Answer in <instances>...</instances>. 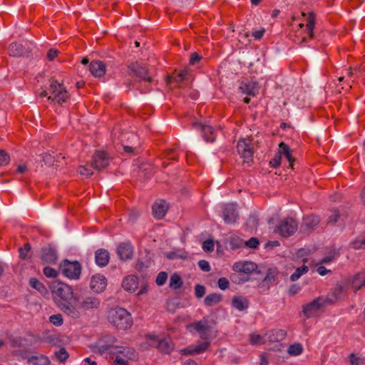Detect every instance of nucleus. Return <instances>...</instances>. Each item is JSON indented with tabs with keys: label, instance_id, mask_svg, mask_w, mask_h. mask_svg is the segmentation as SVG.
<instances>
[{
	"label": "nucleus",
	"instance_id": "nucleus-1",
	"mask_svg": "<svg viewBox=\"0 0 365 365\" xmlns=\"http://www.w3.org/2000/svg\"><path fill=\"white\" fill-rule=\"evenodd\" d=\"M52 296L58 307L68 317L73 319L79 318L77 308L69 300L73 297V292L69 285L58 282L53 285Z\"/></svg>",
	"mask_w": 365,
	"mask_h": 365
},
{
	"label": "nucleus",
	"instance_id": "nucleus-2",
	"mask_svg": "<svg viewBox=\"0 0 365 365\" xmlns=\"http://www.w3.org/2000/svg\"><path fill=\"white\" fill-rule=\"evenodd\" d=\"M109 322L118 329L126 330L133 325L131 314L125 309L115 307L108 312Z\"/></svg>",
	"mask_w": 365,
	"mask_h": 365
},
{
	"label": "nucleus",
	"instance_id": "nucleus-3",
	"mask_svg": "<svg viewBox=\"0 0 365 365\" xmlns=\"http://www.w3.org/2000/svg\"><path fill=\"white\" fill-rule=\"evenodd\" d=\"M39 96L46 97L48 101H56L59 104L66 102L68 98V92L63 84L54 79L51 80L48 91H43Z\"/></svg>",
	"mask_w": 365,
	"mask_h": 365
},
{
	"label": "nucleus",
	"instance_id": "nucleus-4",
	"mask_svg": "<svg viewBox=\"0 0 365 365\" xmlns=\"http://www.w3.org/2000/svg\"><path fill=\"white\" fill-rule=\"evenodd\" d=\"M75 301L77 302L75 307L78 311L79 317L82 312L86 313L97 311L101 304L100 298L93 294L83 295L78 297H76Z\"/></svg>",
	"mask_w": 365,
	"mask_h": 365
},
{
	"label": "nucleus",
	"instance_id": "nucleus-5",
	"mask_svg": "<svg viewBox=\"0 0 365 365\" xmlns=\"http://www.w3.org/2000/svg\"><path fill=\"white\" fill-rule=\"evenodd\" d=\"M110 352L115 356L114 365H128L129 359H135L138 356L135 349L124 346H112Z\"/></svg>",
	"mask_w": 365,
	"mask_h": 365
},
{
	"label": "nucleus",
	"instance_id": "nucleus-6",
	"mask_svg": "<svg viewBox=\"0 0 365 365\" xmlns=\"http://www.w3.org/2000/svg\"><path fill=\"white\" fill-rule=\"evenodd\" d=\"M190 326L199 334V336L202 339L210 340L217 336V331L212 329L207 317H203L200 321L192 323Z\"/></svg>",
	"mask_w": 365,
	"mask_h": 365
},
{
	"label": "nucleus",
	"instance_id": "nucleus-7",
	"mask_svg": "<svg viewBox=\"0 0 365 365\" xmlns=\"http://www.w3.org/2000/svg\"><path fill=\"white\" fill-rule=\"evenodd\" d=\"M334 301L328 297H319L312 302L303 306V313L307 318H311L318 313V312L326 304H333Z\"/></svg>",
	"mask_w": 365,
	"mask_h": 365
},
{
	"label": "nucleus",
	"instance_id": "nucleus-8",
	"mask_svg": "<svg viewBox=\"0 0 365 365\" xmlns=\"http://www.w3.org/2000/svg\"><path fill=\"white\" fill-rule=\"evenodd\" d=\"M59 269L62 274L69 279H77L81 273V265L77 261L64 259L60 264Z\"/></svg>",
	"mask_w": 365,
	"mask_h": 365
},
{
	"label": "nucleus",
	"instance_id": "nucleus-9",
	"mask_svg": "<svg viewBox=\"0 0 365 365\" xmlns=\"http://www.w3.org/2000/svg\"><path fill=\"white\" fill-rule=\"evenodd\" d=\"M237 150L243 162L249 163L253 158V145L250 138L240 139L237 145Z\"/></svg>",
	"mask_w": 365,
	"mask_h": 365
},
{
	"label": "nucleus",
	"instance_id": "nucleus-10",
	"mask_svg": "<svg viewBox=\"0 0 365 365\" xmlns=\"http://www.w3.org/2000/svg\"><path fill=\"white\" fill-rule=\"evenodd\" d=\"M297 223L292 218H285L281 221L278 227L277 232L284 237H287L292 235L297 230Z\"/></svg>",
	"mask_w": 365,
	"mask_h": 365
},
{
	"label": "nucleus",
	"instance_id": "nucleus-11",
	"mask_svg": "<svg viewBox=\"0 0 365 365\" xmlns=\"http://www.w3.org/2000/svg\"><path fill=\"white\" fill-rule=\"evenodd\" d=\"M110 162V158L108 154L104 151H97L93 156L91 160V166L97 170H101L106 168Z\"/></svg>",
	"mask_w": 365,
	"mask_h": 365
},
{
	"label": "nucleus",
	"instance_id": "nucleus-12",
	"mask_svg": "<svg viewBox=\"0 0 365 365\" xmlns=\"http://www.w3.org/2000/svg\"><path fill=\"white\" fill-rule=\"evenodd\" d=\"M128 68L130 71V75L138 78L140 81L148 82L152 81L151 77L148 76V70L138 62L131 63Z\"/></svg>",
	"mask_w": 365,
	"mask_h": 365
},
{
	"label": "nucleus",
	"instance_id": "nucleus-13",
	"mask_svg": "<svg viewBox=\"0 0 365 365\" xmlns=\"http://www.w3.org/2000/svg\"><path fill=\"white\" fill-rule=\"evenodd\" d=\"M107 286V279L104 275L97 274L91 278L90 287L95 292H102Z\"/></svg>",
	"mask_w": 365,
	"mask_h": 365
},
{
	"label": "nucleus",
	"instance_id": "nucleus-14",
	"mask_svg": "<svg viewBox=\"0 0 365 365\" xmlns=\"http://www.w3.org/2000/svg\"><path fill=\"white\" fill-rule=\"evenodd\" d=\"M320 222L319 217L317 215H307L303 218L301 225V230L303 232H309L315 229Z\"/></svg>",
	"mask_w": 365,
	"mask_h": 365
},
{
	"label": "nucleus",
	"instance_id": "nucleus-15",
	"mask_svg": "<svg viewBox=\"0 0 365 365\" xmlns=\"http://www.w3.org/2000/svg\"><path fill=\"white\" fill-rule=\"evenodd\" d=\"M257 269V265L252 262H238L234 264L233 269L237 272L250 274Z\"/></svg>",
	"mask_w": 365,
	"mask_h": 365
},
{
	"label": "nucleus",
	"instance_id": "nucleus-16",
	"mask_svg": "<svg viewBox=\"0 0 365 365\" xmlns=\"http://www.w3.org/2000/svg\"><path fill=\"white\" fill-rule=\"evenodd\" d=\"M58 258L56 250L50 245L46 246L41 250V259L46 263L54 264Z\"/></svg>",
	"mask_w": 365,
	"mask_h": 365
},
{
	"label": "nucleus",
	"instance_id": "nucleus-17",
	"mask_svg": "<svg viewBox=\"0 0 365 365\" xmlns=\"http://www.w3.org/2000/svg\"><path fill=\"white\" fill-rule=\"evenodd\" d=\"M237 212L236 205L234 204H227L225 205L223 211V219L227 223H234L237 218Z\"/></svg>",
	"mask_w": 365,
	"mask_h": 365
},
{
	"label": "nucleus",
	"instance_id": "nucleus-18",
	"mask_svg": "<svg viewBox=\"0 0 365 365\" xmlns=\"http://www.w3.org/2000/svg\"><path fill=\"white\" fill-rule=\"evenodd\" d=\"M349 285L344 282H339L332 290V295L336 301L344 300L347 296Z\"/></svg>",
	"mask_w": 365,
	"mask_h": 365
},
{
	"label": "nucleus",
	"instance_id": "nucleus-19",
	"mask_svg": "<svg viewBox=\"0 0 365 365\" xmlns=\"http://www.w3.org/2000/svg\"><path fill=\"white\" fill-rule=\"evenodd\" d=\"M117 253L122 260L131 259L133 257V247L130 243H120L117 248Z\"/></svg>",
	"mask_w": 365,
	"mask_h": 365
},
{
	"label": "nucleus",
	"instance_id": "nucleus-20",
	"mask_svg": "<svg viewBox=\"0 0 365 365\" xmlns=\"http://www.w3.org/2000/svg\"><path fill=\"white\" fill-rule=\"evenodd\" d=\"M168 209V206L165 201H157L154 203L152 207L153 215L156 219L160 220L165 216Z\"/></svg>",
	"mask_w": 365,
	"mask_h": 365
},
{
	"label": "nucleus",
	"instance_id": "nucleus-21",
	"mask_svg": "<svg viewBox=\"0 0 365 365\" xmlns=\"http://www.w3.org/2000/svg\"><path fill=\"white\" fill-rule=\"evenodd\" d=\"M240 89L243 93L254 96L258 93L259 86L257 82L245 81L241 83Z\"/></svg>",
	"mask_w": 365,
	"mask_h": 365
},
{
	"label": "nucleus",
	"instance_id": "nucleus-22",
	"mask_svg": "<svg viewBox=\"0 0 365 365\" xmlns=\"http://www.w3.org/2000/svg\"><path fill=\"white\" fill-rule=\"evenodd\" d=\"M8 53L11 56L19 57L28 54L29 50L21 43H12L8 48Z\"/></svg>",
	"mask_w": 365,
	"mask_h": 365
},
{
	"label": "nucleus",
	"instance_id": "nucleus-23",
	"mask_svg": "<svg viewBox=\"0 0 365 365\" xmlns=\"http://www.w3.org/2000/svg\"><path fill=\"white\" fill-rule=\"evenodd\" d=\"M138 278L135 275H129L124 278L122 287L123 288L130 292H133L138 288Z\"/></svg>",
	"mask_w": 365,
	"mask_h": 365
},
{
	"label": "nucleus",
	"instance_id": "nucleus-24",
	"mask_svg": "<svg viewBox=\"0 0 365 365\" xmlns=\"http://www.w3.org/2000/svg\"><path fill=\"white\" fill-rule=\"evenodd\" d=\"M89 68L91 73L95 77H101L106 73V66L102 61H92Z\"/></svg>",
	"mask_w": 365,
	"mask_h": 365
},
{
	"label": "nucleus",
	"instance_id": "nucleus-25",
	"mask_svg": "<svg viewBox=\"0 0 365 365\" xmlns=\"http://www.w3.org/2000/svg\"><path fill=\"white\" fill-rule=\"evenodd\" d=\"M110 259L109 252L104 249L98 250L96 252L95 259L96 264L100 267H105L108 264Z\"/></svg>",
	"mask_w": 365,
	"mask_h": 365
},
{
	"label": "nucleus",
	"instance_id": "nucleus-26",
	"mask_svg": "<svg viewBox=\"0 0 365 365\" xmlns=\"http://www.w3.org/2000/svg\"><path fill=\"white\" fill-rule=\"evenodd\" d=\"M195 126L201 129L203 137L206 141L212 143L215 139V134L213 128L209 125H205L201 123H195Z\"/></svg>",
	"mask_w": 365,
	"mask_h": 365
},
{
	"label": "nucleus",
	"instance_id": "nucleus-27",
	"mask_svg": "<svg viewBox=\"0 0 365 365\" xmlns=\"http://www.w3.org/2000/svg\"><path fill=\"white\" fill-rule=\"evenodd\" d=\"M287 332L283 329H273L267 331L265 336L270 341H280L285 339Z\"/></svg>",
	"mask_w": 365,
	"mask_h": 365
},
{
	"label": "nucleus",
	"instance_id": "nucleus-28",
	"mask_svg": "<svg viewBox=\"0 0 365 365\" xmlns=\"http://www.w3.org/2000/svg\"><path fill=\"white\" fill-rule=\"evenodd\" d=\"M232 306L239 311H244L249 307L248 299L242 296H234L232 299Z\"/></svg>",
	"mask_w": 365,
	"mask_h": 365
},
{
	"label": "nucleus",
	"instance_id": "nucleus-29",
	"mask_svg": "<svg viewBox=\"0 0 365 365\" xmlns=\"http://www.w3.org/2000/svg\"><path fill=\"white\" fill-rule=\"evenodd\" d=\"M279 153L281 156L284 155L287 159L289 163V166L292 168V163L294 161V159L292 155V151L289 146L283 142L280 143L279 145Z\"/></svg>",
	"mask_w": 365,
	"mask_h": 365
},
{
	"label": "nucleus",
	"instance_id": "nucleus-30",
	"mask_svg": "<svg viewBox=\"0 0 365 365\" xmlns=\"http://www.w3.org/2000/svg\"><path fill=\"white\" fill-rule=\"evenodd\" d=\"M222 295L220 293H212L205 297L204 304L207 307H212L222 301Z\"/></svg>",
	"mask_w": 365,
	"mask_h": 365
},
{
	"label": "nucleus",
	"instance_id": "nucleus-31",
	"mask_svg": "<svg viewBox=\"0 0 365 365\" xmlns=\"http://www.w3.org/2000/svg\"><path fill=\"white\" fill-rule=\"evenodd\" d=\"M29 363L33 365H49L50 360L48 358L43 354H38L32 356L27 359Z\"/></svg>",
	"mask_w": 365,
	"mask_h": 365
},
{
	"label": "nucleus",
	"instance_id": "nucleus-32",
	"mask_svg": "<svg viewBox=\"0 0 365 365\" xmlns=\"http://www.w3.org/2000/svg\"><path fill=\"white\" fill-rule=\"evenodd\" d=\"M157 349L164 354H169L173 349V345L170 339H161Z\"/></svg>",
	"mask_w": 365,
	"mask_h": 365
},
{
	"label": "nucleus",
	"instance_id": "nucleus-33",
	"mask_svg": "<svg viewBox=\"0 0 365 365\" xmlns=\"http://www.w3.org/2000/svg\"><path fill=\"white\" fill-rule=\"evenodd\" d=\"M29 284L32 288L36 289L39 293H41L43 296L48 294V290L45 285L36 278H31L29 280Z\"/></svg>",
	"mask_w": 365,
	"mask_h": 365
},
{
	"label": "nucleus",
	"instance_id": "nucleus-34",
	"mask_svg": "<svg viewBox=\"0 0 365 365\" xmlns=\"http://www.w3.org/2000/svg\"><path fill=\"white\" fill-rule=\"evenodd\" d=\"M315 25V15L314 13L310 12L307 16V29L309 31V35L311 38H314V29Z\"/></svg>",
	"mask_w": 365,
	"mask_h": 365
},
{
	"label": "nucleus",
	"instance_id": "nucleus-35",
	"mask_svg": "<svg viewBox=\"0 0 365 365\" xmlns=\"http://www.w3.org/2000/svg\"><path fill=\"white\" fill-rule=\"evenodd\" d=\"M210 346L208 340L205 341H199L197 345L194 346V352L195 354H200L206 351Z\"/></svg>",
	"mask_w": 365,
	"mask_h": 365
},
{
	"label": "nucleus",
	"instance_id": "nucleus-36",
	"mask_svg": "<svg viewBox=\"0 0 365 365\" xmlns=\"http://www.w3.org/2000/svg\"><path fill=\"white\" fill-rule=\"evenodd\" d=\"M182 284V281L178 274H173L171 275L169 284L170 288L178 289L181 287Z\"/></svg>",
	"mask_w": 365,
	"mask_h": 365
},
{
	"label": "nucleus",
	"instance_id": "nucleus-37",
	"mask_svg": "<svg viewBox=\"0 0 365 365\" xmlns=\"http://www.w3.org/2000/svg\"><path fill=\"white\" fill-rule=\"evenodd\" d=\"M308 271L309 268L306 265H302V267L297 268L290 277L291 281L294 282L297 280L302 274H306Z\"/></svg>",
	"mask_w": 365,
	"mask_h": 365
},
{
	"label": "nucleus",
	"instance_id": "nucleus-38",
	"mask_svg": "<svg viewBox=\"0 0 365 365\" xmlns=\"http://www.w3.org/2000/svg\"><path fill=\"white\" fill-rule=\"evenodd\" d=\"M302 346L299 343H296L289 346L287 352L291 356H298L302 354Z\"/></svg>",
	"mask_w": 365,
	"mask_h": 365
},
{
	"label": "nucleus",
	"instance_id": "nucleus-39",
	"mask_svg": "<svg viewBox=\"0 0 365 365\" xmlns=\"http://www.w3.org/2000/svg\"><path fill=\"white\" fill-rule=\"evenodd\" d=\"M146 341L148 345L158 348V342L160 341L161 339H160L158 336H155L154 334H147L146 336Z\"/></svg>",
	"mask_w": 365,
	"mask_h": 365
},
{
	"label": "nucleus",
	"instance_id": "nucleus-40",
	"mask_svg": "<svg viewBox=\"0 0 365 365\" xmlns=\"http://www.w3.org/2000/svg\"><path fill=\"white\" fill-rule=\"evenodd\" d=\"M55 356L60 362L64 363L68 359L69 354L64 348H61L55 352Z\"/></svg>",
	"mask_w": 365,
	"mask_h": 365
},
{
	"label": "nucleus",
	"instance_id": "nucleus-41",
	"mask_svg": "<svg viewBox=\"0 0 365 365\" xmlns=\"http://www.w3.org/2000/svg\"><path fill=\"white\" fill-rule=\"evenodd\" d=\"M31 245L29 243H26L24 247L19 249V257L22 259L28 258V255L31 250Z\"/></svg>",
	"mask_w": 365,
	"mask_h": 365
},
{
	"label": "nucleus",
	"instance_id": "nucleus-42",
	"mask_svg": "<svg viewBox=\"0 0 365 365\" xmlns=\"http://www.w3.org/2000/svg\"><path fill=\"white\" fill-rule=\"evenodd\" d=\"M230 245L231 249H237L244 246V240L238 237H231L230 240Z\"/></svg>",
	"mask_w": 365,
	"mask_h": 365
},
{
	"label": "nucleus",
	"instance_id": "nucleus-43",
	"mask_svg": "<svg viewBox=\"0 0 365 365\" xmlns=\"http://www.w3.org/2000/svg\"><path fill=\"white\" fill-rule=\"evenodd\" d=\"M10 162L9 155L4 150H0V166H4Z\"/></svg>",
	"mask_w": 365,
	"mask_h": 365
},
{
	"label": "nucleus",
	"instance_id": "nucleus-44",
	"mask_svg": "<svg viewBox=\"0 0 365 365\" xmlns=\"http://www.w3.org/2000/svg\"><path fill=\"white\" fill-rule=\"evenodd\" d=\"M340 217V214L337 210H333L331 212V215L329 216L327 220V223L329 225H334L338 222Z\"/></svg>",
	"mask_w": 365,
	"mask_h": 365
},
{
	"label": "nucleus",
	"instance_id": "nucleus-45",
	"mask_svg": "<svg viewBox=\"0 0 365 365\" xmlns=\"http://www.w3.org/2000/svg\"><path fill=\"white\" fill-rule=\"evenodd\" d=\"M190 73L187 69H184L179 72L177 74V76L175 78V81L177 83H180L183 80H186L188 78Z\"/></svg>",
	"mask_w": 365,
	"mask_h": 365
},
{
	"label": "nucleus",
	"instance_id": "nucleus-46",
	"mask_svg": "<svg viewBox=\"0 0 365 365\" xmlns=\"http://www.w3.org/2000/svg\"><path fill=\"white\" fill-rule=\"evenodd\" d=\"M168 279V274L165 272H160L155 279V282L158 286L163 285Z\"/></svg>",
	"mask_w": 365,
	"mask_h": 365
},
{
	"label": "nucleus",
	"instance_id": "nucleus-47",
	"mask_svg": "<svg viewBox=\"0 0 365 365\" xmlns=\"http://www.w3.org/2000/svg\"><path fill=\"white\" fill-rule=\"evenodd\" d=\"M50 322L54 325L60 326L63 324V317L61 314H53L50 317Z\"/></svg>",
	"mask_w": 365,
	"mask_h": 365
},
{
	"label": "nucleus",
	"instance_id": "nucleus-48",
	"mask_svg": "<svg viewBox=\"0 0 365 365\" xmlns=\"http://www.w3.org/2000/svg\"><path fill=\"white\" fill-rule=\"evenodd\" d=\"M205 294V287L201 284H197L195 287V294L197 298L202 297Z\"/></svg>",
	"mask_w": 365,
	"mask_h": 365
},
{
	"label": "nucleus",
	"instance_id": "nucleus-49",
	"mask_svg": "<svg viewBox=\"0 0 365 365\" xmlns=\"http://www.w3.org/2000/svg\"><path fill=\"white\" fill-rule=\"evenodd\" d=\"M202 249L207 252H212L214 250V242L212 240H205L202 244Z\"/></svg>",
	"mask_w": 365,
	"mask_h": 365
},
{
	"label": "nucleus",
	"instance_id": "nucleus-50",
	"mask_svg": "<svg viewBox=\"0 0 365 365\" xmlns=\"http://www.w3.org/2000/svg\"><path fill=\"white\" fill-rule=\"evenodd\" d=\"M78 172L81 175L86 176V178H89L93 175V172L91 169L83 165L78 167Z\"/></svg>",
	"mask_w": 365,
	"mask_h": 365
},
{
	"label": "nucleus",
	"instance_id": "nucleus-51",
	"mask_svg": "<svg viewBox=\"0 0 365 365\" xmlns=\"http://www.w3.org/2000/svg\"><path fill=\"white\" fill-rule=\"evenodd\" d=\"M43 274L47 277H56L58 276V272L50 267H46L43 269Z\"/></svg>",
	"mask_w": 365,
	"mask_h": 365
},
{
	"label": "nucleus",
	"instance_id": "nucleus-52",
	"mask_svg": "<svg viewBox=\"0 0 365 365\" xmlns=\"http://www.w3.org/2000/svg\"><path fill=\"white\" fill-rule=\"evenodd\" d=\"M259 245V240L257 238L252 237L247 241H244V245L250 248H256Z\"/></svg>",
	"mask_w": 365,
	"mask_h": 365
},
{
	"label": "nucleus",
	"instance_id": "nucleus-53",
	"mask_svg": "<svg viewBox=\"0 0 365 365\" xmlns=\"http://www.w3.org/2000/svg\"><path fill=\"white\" fill-rule=\"evenodd\" d=\"M351 245L354 249H365V239L356 240L351 242Z\"/></svg>",
	"mask_w": 365,
	"mask_h": 365
},
{
	"label": "nucleus",
	"instance_id": "nucleus-54",
	"mask_svg": "<svg viewBox=\"0 0 365 365\" xmlns=\"http://www.w3.org/2000/svg\"><path fill=\"white\" fill-rule=\"evenodd\" d=\"M338 257V254L336 252H334L332 254H330L329 255L322 258L319 264H327L332 261H334L336 257Z\"/></svg>",
	"mask_w": 365,
	"mask_h": 365
},
{
	"label": "nucleus",
	"instance_id": "nucleus-55",
	"mask_svg": "<svg viewBox=\"0 0 365 365\" xmlns=\"http://www.w3.org/2000/svg\"><path fill=\"white\" fill-rule=\"evenodd\" d=\"M218 287L220 289L225 290L229 287L230 282L228 279L225 277H220L218 279Z\"/></svg>",
	"mask_w": 365,
	"mask_h": 365
},
{
	"label": "nucleus",
	"instance_id": "nucleus-56",
	"mask_svg": "<svg viewBox=\"0 0 365 365\" xmlns=\"http://www.w3.org/2000/svg\"><path fill=\"white\" fill-rule=\"evenodd\" d=\"M354 279L359 280L363 287H365V269L354 274Z\"/></svg>",
	"mask_w": 365,
	"mask_h": 365
},
{
	"label": "nucleus",
	"instance_id": "nucleus-57",
	"mask_svg": "<svg viewBox=\"0 0 365 365\" xmlns=\"http://www.w3.org/2000/svg\"><path fill=\"white\" fill-rule=\"evenodd\" d=\"M250 342L254 345L261 344L262 342V337L259 334H252L250 335Z\"/></svg>",
	"mask_w": 365,
	"mask_h": 365
},
{
	"label": "nucleus",
	"instance_id": "nucleus-58",
	"mask_svg": "<svg viewBox=\"0 0 365 365\" xmlns=\"http://www.w3.org/2000/svg\"><path fill=\"white\" fill-rule=\"evenodd\" d=\"M140 215V212L137 210H131L129 212V221L133 222Z\"/></svg>",
	"mask_w": 365,
	"mask_h": 365
},
{
	"label": "nucleus",
	"instance_id": "nucleus-59",
	"mask_svg": "<svg viewBox=\"0 0 365 365\" xmlns=\"http://www.w3.org/2000/svg\"><path fill=\"white\" fill-rule=\"evenodd\" d=\"M198 266L204 272H209L210 270L209 262L206 260H200L198 262Z\"/></svg>",
	"mask_w": 365,
	"mask_h": 365
},
{
	"label": "nucleus",
	"instance_id": "nucleus-60",
	"mask_svg": "<svg viewBox=\"0 0 365 365\" xmlns=\"http://www.w3.org/2000/svg\"><path fill=\"white\" fill-rule=\"evenodd\" d=\"M281 155L279 154V153L276 155L274 156V158H273L271 160H270V165L273 167V168H277L279 165H280V163H281Z\"/></svg>",
	"mask_w": 365,
	"mask_h": 365
},
{
	"label": "nucleus",
	"instance_id": "nucleus-61",
	"mask_svg": "<svg viewBox=\"0 0 365 365\" xmlns=\"http://www.w3.org/2000/svg\"><path fill=\"white\" fill-rule=\"evenodd\" d=\"M351 285L354 289V292H356L359 290H360L363 287V285L361 284L359 280H355L354 276L353 277L352 281H351Z\"/></svg>",
	"mask_w": 365,
	"mask_h": 365
},
{
	"label": "nucleus",
	"instance_id": "nucleus-62",
	"mask_svg": "<svg viewBox=\"0 0 365 365\" xmlns=\"http://www.w3.org/2000/svg\"><path fill=\"white\" fill-rule=\"evenodd\" d=\"M180 353L183 355H195L194 352V346H189L188 347L180 350Z\"/></svg>",
	"mask_w": 365,
	"mask_h": 365
},
{
	"label": "nucleus",
	"instance_id": "nucleus-63",
	"mask_svg": "<svg viewBox=\"0 0 365 365\" xmlns=\"http://www.w3.org/2000/svg\"><path fill=\"white\" fill-rule=\"evenodd\" d=\"M42 160L46 164H51L53 162V157L50 153H45L42 155Z\"/></svg>",
	"mask_w": 365,
	"mask_h": 365
},
{
	"label": "nucleus",
	"instance_id": "nucleus-64",
	"mask_svg": "<svg viewBox=\"0 0 365 365\" xmlns=\"http://www.w3.org/2000/svg\"><path fill=\"white\" fill-rule=\"evenodd\" d=\"M265 32L264 29H261L258 31H255L252 33V36L255 37V39L259 40L262 38Z\"/></svg>",
	"mask_w": 365,
	"mask_h": 365
}]
</instances>
